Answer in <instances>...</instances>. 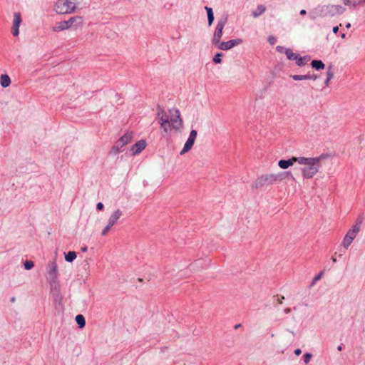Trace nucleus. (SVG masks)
<instances>
[{
  "label": "nucleus",
  "mask_w": 365,
  "mask_h": 365,
  "mask_svg": "<svg viewBox=\"0 0 365 365\" xmlns=\"http://www.w3.org/2000/svg\"><path fill=\"white\" fill-rule=\"evenodd\" d=\"M328 157V154H322L314 158L299 157L298 163L305 165L302 168L303 178L307 179L312 178L319 172L321 161Z\"/></svg>",
  "instance_id": "1"
},
{
  "label": "nucleus",
  "mask_w": 365,
  "mask_h": 365,
  "mask_svg": "<svg viewBox=\"0 0 365 365\" xmlns=\"http://www.w3.org/2000/svg\"><path fill=\"white\" fill-rule=\"evenodd\" d=\"M345 9L340 5H322L318 6L309 13L311 19L314 20L317 17H333L336 15L341 14Z\"/></svg>",
  "instance_id": "2"
},
{
  "label": "nucleus",
  "mask_w": 365,
  "mask_h": 365,
  "mask_svg": "<svg viewBox=\"0 0 365 365\" xmlns=\"http://www.w3.org/2000/svg\"><path fill=\"white\" fill-rule=\"evenodd\" d=\"M83 26V19L80 16L71 17L67 21H62L57 23V26L53 27L52 30L55 32L63 31L70 28L75 29Z\"/></svg>",
  "instance_id": "3"
},
{
  "label": "nucleus",
  "mask_w": 365,
  "mask_h": 365,
  "mask_svg": "<svg viewBox=\"0 0 365 365\" xmlns=\"http://www.w3.org/2000/svg\"><path fill=\"white\" fill-rule=\"evenodd\" d=\"M76 9V4L69 0H57L54 9L57 14H71Z\"/></svg>",
  "instance_id": "4"
},
{
  "label": "nucleus",
  "mask_w": 365,
  "mask_h": 365,
  "mask_svg": "<svg viewBox=\"0 0 365 365\" xmlns=\"http://www.w3.org/2000/svg\"><path fill=\"white\" fill-rule=\"evenodd\" d=\"M133 134L132 132H126L123 135H122L115 143V145L112 147L110 150V153L113 155H116L118 153L122 151V148L130 143L133 139Z\"/></svg>",
  "instance_id": "5"
},
{
  "label": "nucleus",
  "mask_w": 365,
  "mask_h": 365,
  "mask_svg": "<svg viewBox=\"0 0 365 365\" xmlns=\"http://www.w3.org/2000/svg\"><path fill=\"white\" fill-rule=\"evenodd\" d=\"M47 276L46 279L49 284L59 282L58 266L56 261H50L46 266Z\"/></svg>",
  "instance_id": "6"
},
{
  "label": "nucleus",
  "mask_w": 365,
  "mask_h": 365,
  "mask_svg": "<svg viewBox=\"0 0 365 365\" xmlns=\"http://www.w3.org/2000/svg\"><path fill=\"white\" fill-rule=\"evenodd\" d=\"M228 20V16L225 15L222 16L217 23L215 30L214 32L213 38L212 40V43L213 45H217V43H220V41L222 38V34H223V29L227 24Z\"/></svg>",
  "instance_id": "7"
},
{
  "label": "nucleus",
  "mask_w": 365,
  "mask_h": 365,
  "mask_svg": "<svg viewBox=\"0 0 365 365\" xmlns=\"http://www.w3.org/2000/svg\"><path fill=\"white\" fill-rule=\"evenodd\" d=\"M274 174H265L259 176L254 182V187L257 189L266 185H270L275 182Z\"/></svg>",
  "instance_id": "8"
},
{
  "label": "nucleus",
  "mask_w": 365,
  "mask_h": 365,
  "mask_svg": "<svg viewBox=\"0 0 365 365\" xmlns=\"http://www.w3.org/2000/svg\"><path fill=\"white\" fill-rule=\"evenodd\" d=\"M360 230V222L355 224L352 229L349 230L343 240V246L344 248L347 249L350 245L352 243L353 240L356 237L357 233Z\"/></svg>",
  "instance_id": "9"
},
{
  "label": "nucleus",
  "mask_w": 365,
  "mask_h": 365,
  "mask_svg": "<svg viewBox=\"0 0 365 365\" xmlns=\"http://www.w3.org/2000/svg\"><path fill=\"white\" fill-rule=\"evenodd\" d=\"M170 118H169L170 122L172 124L173 128L178 130L182 125V120L180 118V113L178 109L173 108L169 110Z\"/></svg>",
  "instance_id": "10"
},
{
  "label": "nucleus",
  "mask_w": 365,
  "mask_h": 365,
  "mask_svg": "<svg viewBox=\"0 0 365 365\" xmlns=\"http://www.w3.org/2000/svg\"><path fill=\"white\" fill-rule=\"evenodd\" d=\"M242 43V39L235 38V39L230 40L228 41L221 42L220 41V43H217V44L216 46H217V48L220 50L227 51L236 46L241 44Z\"/></svg>",
  "instance_id": "11"
},
{
  "label": "nucleus",
  "mask_w": 365,
  "mask_h": 365,
  "mask_svg": "<svg viewBox=\"0 0 365 365\" xmlns=\"http://www.w3.org/2000/svg\"><path fill=\"white\" fill-rule=\"evenodd\" d=\"M50 292L56 303H60L62 299L61 286L59 282L50 284Z\"/></svg>",
  "instance_id": "12"
},
{
  "label": "nucleus",
  "mask_w": 365,
  "mask_h": 365,
  "mask_svg": "<svg viewBox=\"0 0 365 365\" xmlns=\"http://www.w3.org/2000/svg\"><path fill=\"white\" fill-rule=\"evenodd\" d=\"M21 23V16L19 12H15L14 14V22L12 26V34L14 36H17L19 34V26Z\"/></svg>",
  "instance_id": "13"
},
{
  "label": "nucleus",
  "mask_w": 365,
  "mask_h": 365,
  "mask_svg": "<svg viewBox=\"0 0 365 365\" xmlns=\"http://www.w3.org/2000/svg\"><path fill=\"white\" fill-rule=\"evenodd\" d=\"M299 157H292L287 160L282 159L278 161V165L282 169H287L289 167L294 165V163H298Z\"/></svg>",
  "instance_id": "14"
},
{
  "label": "nucleus",
  "mask_w": 365,
  "mask_h": 365,
  "mask_svg": "<svg viewBox=\"0 0 365 365\" xmlns=\"http://www.w3.org/2000/svg\"><path fill=\"white\" fill-rule=\"evenodd\" d=\"M146 147V142L145 140H140L135 143L131 147V151L133 155H138L142 152Z\"/></svg>",
  "instance_id": "15"
},
{
  "label": "nucleus",
  "mask_w": 365,
  "mask_h": 365,
  "mask_svg": "<svg viewBox=\"0 0 365 365\" xmlns=\"http://www.w3.org/2000/svg\"><path fill=\"white\" fill-rule=\"evenodd\" d=\"M122 215L123 212L120 209H117L109 217L108 224L111 227L114 226L117 223V221L122 216Z\"/></svg>",
  "instance_id": "16"
},
{
  "label": "nucleus",
  "mask_w": 365,
  "mask_h": 365,
  "mask_svg": "<svg viewBox=\"0 0 365 365\" xmlns=\"http://www.w3.org/2000/svg\"><path fill=\"white\" fill-rule=\"evenodd\" d=\"M205 9L207 11L208 26H210L215 20L213 10L211 7L208 6H205Z\"/></svg>",
  "instance_id": "17"
},
{
  "label": "nucleus",
  "mask_w": 365,
  "mask_h": 365,
  "mask_svg": "<svg viewBox=\"0 0 365 365\" xmlns=\"http://www.w3.org/2000/svg\"><path fill=\"white\" fill-rule=\"evenodd\" d=\"M265 11H266L265 6L260 4V5L257 6L256 10H255L252 12V15L253 17L257 18L259 16H261L262 14H264L265 12Z\"/></svg>",
  "instance_id": "18"
},
{
  "label": "nucleus",
  "mask_w": 365,
  "mask_h": 365,
  "mask_svg": "<svg viewBox=\"0 0 365 365\" xmlns=\"http://www.w3.org/2000/svg\"><path fill=\"white\" fill-rule=\"evenodd\" d=\"M311 66L317 71L323 70L325 68V64L321 60H313L311 62Z\"/></svg>",
  "instance_id": "19"
},
{
  "label": "nucleus",
  "mask_w": 365,
  "mask_h": 365,
  "mask_svg": "<svg viewBox=\"0 0 365 365\" xmlns=\"http://www.w3.org/2000/svg\"><path fill=\"white\" fill-rule=\"evenodd\" d=\"M290 176L292 178H293V175H292L291 172H282L278 174H274V180L275 182L282 181L284 179H285L286 177Z\"/></svg>",
  "instance_id": "20"
},
{
  "label": "nucleus",
  "mask_w": 365,
  "mask_h": 365,
  "mask_svg": "<svg viewBox=\"0 0 365 365\" xmlns=\"http://www.w3.org/2000/svg\"><path fill=\"white\" fill-rule=\"evenodd\" d=\"M194 143H195L194 141L187 139V141L185 142V145H184L183 148L180 151V155H184L186 153H187L189 150H191V148H192Z\"/></svg>",
  "instance_id": "21"
},
{
  "label": "nucleus",
  "mask_w": 365,
  "mask_h": 365,
  "mask_svg": "<svg viewBox=\"0 0 365 365\" xmlns=\"http://www.w3.org/2000/svg\"><path fill=\"white\" fill-rule=\"evenodd\" d=\"M310 60V57L309 56H300L299 55L298 56V58L296 59V63L298 66H304L305 64L307 63V62Z\"/></svg>",
  "instance_id": "22"
},
{
  "label": "nucleus",
  "mask_w": 365,
  "mask_h": 365,
  "mask_svg": "<svg viewBox=\"0 0 365 365\" xmlns=\"http://www.w3.org/2000/svg\"><path fill=\"white\" fill-rule=\"evenodd\" d=\"M160 127L163 130L165 133H168L171 130L173 126L170 120H163V122L160 123Z\"/></svg>",
  "instance_id": "23"
},
{
  "label": "nucleus",
  "mask_w": 365,
  "mask_h": 365,
  "mask_svg": "<svg viewBox=\"0 0 365 365\" xmlns=\"http://www.w3.org/2000/svg\"><path fill=\"white\" fill-rule=\"evenodd\" d=\"M285 55L287 56V59L290 61H296L299 54L297 53H294L291 48H288L285 50Z\"/></svg>",
  "instance_id": "24"
},
{
  "label": "nucleus",
  "mask_w": 365,
  "mask_h": 365,
  "mask_svg": "<svg viewBox=\"0 0 365 365\" xmlns=\"http://www.w3.org/2000/svg\"><path fill=\"white\" fill-rule=\"evenodd\" d=\"M11 83V79L6 74L1 75V85L3 88L8 87Z\"/></svg>",
  "instance_id": "25"
},
{
  "label": "nucleus",
  "mask_w": 365,
  "mask_h": 365,
  "mask_svg": "<svg viewBox=\"0 0 365 365\" xmlns=\"http://www.w3.org/2000/svg\"><path fill=\"white\" fill-rule=\"evenodd\" d=\"M76 258V253L74 251H69L65 255V260L68 262H72Z\"/></svg>",
  "instance_id": "26"
},
{
  "label": "nucleus",
  "mask_w": 365,
  "mask_h": 365,
  "mask_svg": "<svg viewBox=\"0 0 365 365\" xmlns=\"http://www.w3.org/2000/svg\"><path fill=\"white\" fill-rule=\"evenodd\" d=\"M290 77L294 81L309 80V74H305V75L294 74V75H291Z\"/></svg>",
  "instance_id": "27"
},
{
  "label": "nucleus",
  "mask_w": 365,
  "mask_h": 365,
  "mask_svg": "<svg viewBox=\"0 0 365 365\" xmlns=\"http://www.w3.org/2000/svg\"><path fill=\"white\" fill-rule=\"evenodd\" d=\"M284 299V297L283 296H274L273 304H274V306H277V304H282Z\"/></svg>",
  "instance_id": "28"
},
{
  "label": "nucleus",
  "mask_w": 365,
  "mask_h": 365,
  "mask_svg": "<svg viewBox=\"0 0 365 365\" xmlns=\"http://www.w3.org/2000/svg\"><path fill=\"white\" fill-rule=\"evenodd\" d=\"M327 78L330 80H331L334 78V68L332 65L328 66L327 68Z\"/></svg>",
  "instance_id": "29"
},
{
  "label": "nucleus",
  "mask_w": 365,
  "mask_h": 365,
  "mask_svg": "<svg viewBox=\"0 0 365 365\" xmlns=\"http://www.w3.org/2000/svg\"><path fill=\"white\" fill-rule=\"evenodd\" d=\"M222 53H216L213 58V62L216 64L220 63L222 62Z\"/></svg>",
  "instance_id": "30"
},
{
  "label": "nucleus",
  "mask_w": 365,
  "mask_h": 365,
  "mask_svg": "<svg viewBox=\"0 0 365 365\" xmlns=\"http://www.w3.org/2000/svg\"><path fill=\"white\" fill-rule=\"evenodd\" d=\"M24 268L26 270H29L34 267V263L33 261L26 260L24 264Z\"/></svg>",
  "instance_id": "31"
},
{
  "label": "nucleus",
  "mask_w": 365,
  "mask_h": 365,
  "mask_svg": "<svg viewBox=\"0 0 365 365\" xmlns=\"http://www.w3.org/2000/svg\"><path fill=\"white\" fill-rule=\"evenodd\" d=\"M197 135V130H192L190 133V135H189V137H188V139L189 140H191L192 141H195V139H196V137Z\"/></svg>",
  "instance_id": "32"
},
{
  "label": "nucleus",
  "mask_w": 365,
  "mask_h": 365,
  "mask_svg": "<svg viewBox=\"0 0 365 365\" xmlns=\"http://www.w3.org/2000/svg\"><path fill=\"white\" fill-rule=\"evenodd\" d=\"M322 275H323V272H321L320 273L317 274L312 280V285L314 284L318 280H319L322 278Z\"/></svg>",
  "instance_id": "33"
},
{
  "label": "nucleus",
  "mask_w": 365,
  "mask_h": 365,
  "mask_svg": "<svg viewBox=\"0 0 365 365\" xmlns=\"http://www.w3.org/2000/svg\"><path fill=\"white\" fill-rule=\"evenodd\" d=\"M111 227H111L110 225L107 224V225H106V226L104 227V229L102 230L101 235H102L103 236L106 235L108 234V232H109V230H110V228H111Z\"/></svg>",
  "instance_id": "34"
},
{
  "label": "nucleus",
  "mask_w": 365,
  "mask_h": 365,
  "mask_svg": "<svg viewBox=\"0 0 365 365\" xmlns=\"http://www.w3.org/2000/svg\"><path fill=\"white\" fill-rule=\"evenodd\" d=\"M165 113H166V112L165 111V110L162 107H160V106L158 107L157 116H158V118H160V116L162 115L165 114Z\"/></svg>",
  "instance_id": "35"
},
{
  "label": "nucleus",
  "mask_w": 365,
  "mask_h": 365,
  "mask_svg": "<svg viewBox=\"0 0 365 365\" xmlns=\"http://www.w3.org/2000/svg\"><path fill=\"white\" fill-rule=\"evenodd\" d=\"M312 354H310V353H306V354L304 355V363H305V364H308V363L310 361V360H311V359H312Z\"/></svg>",
  "instance_id": "36"
},
{
  "label": "nucleus",
  "mask_w": 365,
  "mask_h": 365,
  "mask_svg": "<svg viewBox=\"0 0 365 365\" xmlns=\"http://www.w3.org/2000/svg\"><path fill=\"white\" fill-rule=\"evenodd\" d=\"M268 42L271 44V45H274L277 42V38L273 36H269L268 37Z\"/></svg>",
  "instance_id": "37"
},
{
  "label": "nucleus",
  "mask_w": 365,
  "mask_h": 365,
  "mask_svg": "<svg viewBox=\"0 0 365 365\" xmlns=\"http://www.w3.org/2000/svg\"><path fill=\"white\" fill-rule=\"evenodd\" d=\"M362 3L365 4V0H354L352 3V6L355 8L357 5Z\"/></svg>",
  "instance_id": "38"
},
{
  "label": "nucleus",
  "mask_w": 365,
  "mask_h": 365,
  "mask_svg": "<svg viewBox=\"0 0 365 365\" xmlns=\"http://www.w3.org/2000/svg\"><path fill=\"white\" fill-rule=\"evenodd\" d=\"M288 48H284V46H277L276 49L278 52L279 53H285V50L287 49Z\"/></svg>",
  "instance_id": "39"
},
{
  "label": "nucleus",
  "mask_w": 365,
  "mask_h": 365,
  "mask_svg": "<svg viewBox=\"0 0 365 365\" xmlns=\"http://www.w3.org/2000/svg\"><path fill=\"white\" fill-rule=\"evenodd\" d=\"M169 118H169V116L167 115V113H165V114L162 115L160 116V118H159V119H160V123L163 122V120H165H165H169Z\"/></svg>",
  "instance_id": "40"
},
{
  "label": "nucleus",
  "mask_w": 365,
  "mask_h": 365,
  "mask_svg": "<svg viewBox=\"0 0 365 365\" xmlns=\"http://www.w3.org/2000/svg\"><path fill=\"white\" fill-rule=\"evenodd\" d=\"M104 208V205L102 202H98L96 205V209L99 211L103 210Z\"/></svg>",
  "instance_id": "41"
},
{
  "label": "nucleus",
  "mask_w": 365,
  "mask_h": 365,
  "mask_svg": "<svg viewBox=\"0 0 365 365\" xmlns=\"http://www.w3.org/2000/svg\"><path fill=\"white\" fill-rule=\"evenodd\" d=\"M76 322L80 329L83 328L86 324V321H76Z\"/></svg>",
  "instance_id": "42"
},
{
  "label": "nucleus",
  "mask_w": 365,
  "mask_h": 365,
  "mask_svg": "<svg viewBox=\"0 0 365 365\" xmlns=\"http://www.w3.org/2000/svg\"><path fill=\"white\" fill-rule=\"evenodd\" d=\"M318 76L316 75V74H312V75H310L309 74V80H313V81H315L318 78Z\"/></svg>",
  "instance_id": "43"
},
{
  "label": "nucleus",
  "mask_w": 365,
  "mask_h": 365,
  "mask_svg": "<svg viewBox=\"0 0 365 365\" xmlns=\"http://www.w3.org/2000/svg\"><path fill=\"white\" fill-rule=\"evenodd\" d=\"M74 319H85V318L83 314H79L76 316Z\"/></svg>",
  "instance_id": "44"
},
{
  "label": "nucleus",
  "mask_w": 365,
  "mask_h": 365,
  "mask_svg": "<svg viewBox=\"0 0 365 365\" xmlns=\"http://www.w3.org/2000/svg\"><path fill=\"white\" fill-rule=\"evenodd\" d=\"M302 353V351L300 349H297L295 351H294V354L297 355V356H299Z\"/></svg>",
  "instance_id": "45"
},
{
  "label": "nucleus",
  "mask_w": 365,
  "mask_h": 365,
  "mask_svg": "<svg viewBox=\"0 0 365 365\" xmlns=\"http://www.w3.org/2000/svg\"><path fill=\"white\" fill-rule=\"evenodd\" d=\"M344 4L346 6L351 5V0H344Z\"/></svg>",
  "instance_id": "46"
},
{
  "label": "nucleus",
  "mask_w": 365,
  "mask_h": 365,
  "mask_svg": "<svg viewBox=\"0 0 365 365\" xmlns=\"http://www.w3.org/2000/svg\"><path fill=\"white\" fill-rule=\"evenodd\" d=\"M330 81H331L330 79H329L327 78H326V80L324 81V84H325L326 86H329Z\"/></svg>",
  "instance_id": "47"
},
{
  "label": "nucleus",
  "mask_w": 365,
  "mask_h": 365,
  "mask_svg": "<svg viewBox=\"0 0 365 365\" xmlns=\"http://www.w3.org/2000/svg\"><path fill=\"white\" fill-rule=\"evenodd\" d=\"M338 31H339V27L338 26H334L333 28V32L336 34L338 33Z\"/></svg>",
  "instance_id": "48"
},
{
  "label": "nucleus",
  "mask_w": 365,
  "mask_h": 365,
  "mask_svg": "<svg viewBox=\"0 0 365 365\" xmlns=\"http://www.w3.org/2000/svg\"><path fill=\"white\" fill-rule=\"evenodd\" d=\"M306 14H307V11H306L305 9H302V10L300 11V14H301V15H302V16H303V15H305Z\"/></svg>",
  "instance_id": "49"
},
{
  "label": "nucleus",
  "mask_w": 365,
  "mask_h": 365,
  "mask_svg": "<svg viewBox=\"0 0 365 365\" xmlns=\"http://www.w3.org/2000/svg\"><path fill=\"white\" fill-rule=\"evenodd\" d=\"M291 312V309L290 308H286L284 310V312L287 314V313H289Z\"/></svg>",
  "instance_id": "50"
},
{
  "label": "nucleus",
  "mask_w": 365,
  "mask_h": 365,
  "mask_svg": "<svg viewBox=\"0 0 365 365\" xmlns=\"http://www.w3.org/2000/svg\"><path fill=\"white\" fill-rule=\"evenodd\" d=\"M88 250V248L86 246H84L81 248V251L82 252H86Z\"/></svg>",
  "instance_id": "51"
},
{
  "label": "nucleus",
  "mask_w": 365,
  "mask_h": 365,
  "mask_svg": "<svg viewBox=\"0 0 365 365\" xmlns=\"http://www.w3.org/2000/svg\"><path fill=\"white\" fill-rule=\"evenodd\" d=\"M15 301H16V297H12L10 299V302H11V303L15 302Z\"/></svg>",
  "instance_id": "52"
},
{
  "label": "nucleus",
  "mask_w": 365,
  "mask_h": 365,
  "mask_svg": "<svg viewBox=\"0 0 365 365\" xmlns=\"http://www.w3.org/2000/svg\"><path fill=\"white\" fill-rule=\"evenodd\" d=\"M241 327V324H237V325H235V329H238V328H239V327Z\"/></svg>",
  "instance_id": "53"
},
{
  "label": "nucleus",
  "mask_w": 365,
  "mask_h": 365,
  "mask_svg": "<svg viewBox=\"0 0 365 365\" xmlns=\"http://www.w3.org/2000/svg\"><path fill=\"white\" fill-rule=\"evenodd\" d=\"M346 28H350V27H351V24H350V23H348V24L346 25Z\"/></svg>",
  "instance_id": "54"
},
{
  "label": "nucleus",
  "mask_w": 365,
  "mask_h": 365,
  "mask_svg": "<svg viewBox=\"0 0 365 365\" xmlns=\"http://www.w3.org/2000/svg\"><path fill=\"white\" fill-rule=\"evenodd\" d=\"M337 349H338L339 351H341V346H338V348H337Z\"/></svg>",
  "instance_id": "55"
},
{
  "label": "nucleus",
  "mask_w": 365,
  "mask_h": 365,
  "mask_svg": "<svg viewBox=\"0 0 365 365\" xmlns=\"http://www.w3.org/2000/svg\"><path fill=\"white\" fill-rule=\"evenodd\" d=\"M341 37H342V38H344V37H345V34H341Z\"/></svg>",
  "instance_id": "56"
}]
</instances>
